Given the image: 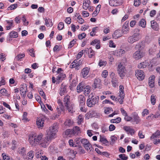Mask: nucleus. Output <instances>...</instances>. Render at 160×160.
<instances>
[{"label": "nucleus", "instance_id": "f257e3e1", "mask_svg": "<svg viewBox=\"0 0 160 160\" xmlns=\"http://www.w3.org/2000/svg\"><path fill=\"white\" fill-rule=\"evenodd\" d=\"M58 124L57 123H53L49 128V129L47 130V136L45 138L44 143L48 144L51 140L54 139L56 136V134L58 132Z\"/></svg>", "mask_w": 160, "mask_h": 160}, {"label": "nucleus", "instance_id": "f03ea898", "mask_svg": "<svg viewBox=\"0 0 160 160\" xmlns=\"http://www.w3.org/2000/svg\"><path fill=\"white\" fill-rule=\"evenodd\" d=\"M43 135L40 133L38 135L36 134H32L29 136V141L30 144L32 146H35L36 144L39 143L42 140Z\"/></svg>", "mask_w": 160, "mask_h": 160}, {"label": "nucleus", "instance_id": "7ed1b4c3", "mask_svg": "<svg viewBox=\"0 0 160 160\" xmlns=\"http://www.w3.org/2000/svg\"><path fill=\"white\" fill-rule=\"evenodd\" d=\"M99 97L94 94L91 93L89 96L87 101V106L89 107L94 106L96 104L98 103L99 101Z\"/></svg>", "mask_w": 160, "mask_h": 160}, {"label": "nucleus", "instance_id": "20e7f679", "mask_svg": "<svg viewBox=\"0 0 160 160\" xmlns=\"http://www.w3.org/2000/svg\"><path fill=\"white\" fill-rule=\"evenodd\" d=\"M63 104L66 107L68 111L71 113H72L73 107L70 103V97L67 95L64 97L63 99Z\"/></svg>", "mask_w": 160, "mask_h": 160}, {"label": "nucleus", "instance_id": "39448f33", "mask_svg": "<svg viewBox=\"0 0 160 160\" xmlns=\"http://www.w3.org/2000/svg\"><path fill=\"white\" fill-rule=\"evenodd\" d=\"M141 38L140 36L138 33H135L129 37L128 39V42L131 44L138 41Z\"/></svg>", "mask_w": 160, "mask_h": 160}, {"label": "nucleus", "instance_id": "423d86ee", "mask_svg": "<svg viewBox=\"0 0 160 160\" xmlns=\"http://www.w3.org/2000/svg\"><path fill=\"white\" fill-rule=\"evenodd\" d=\"M144 55V53L142 51L138 50L133 53L132 57L136 60H138L142 58Z\"/></svg>", "mask_w": 160, "mask_h": 160}, {"label": "nucleus", "instance_id": "0eeeda50", "mask_svg": "<svg viewBox=\"0 0 160 160\" xmlns=\"http://www.w3.org/2000/svg\"><path fill=\"white\" fill-rule=\"evenodd\" d=\"M118 73L120 76L122 78L126 74V70L125 68L121 64L118 65Z\"/></svg>", "mask_w": 160, "mask_h": 160}, {"label": "nucleus", "instance_id": "6e6552de", "mask_svg": "<svg viewBox=\"0 0 160 160\" xmlns=\"http://www.w3.org/2000/svg\"><path fill=\"white\" fill-rule=\"evenodd\" d=\"M110 78L112 79V86L114 87L118 86V83L117 77L113 72H111L110 75Z\"/></svg>", "mask_w": 160, "mask_h": 160}, {"label": "nucleus", "instance_id": "1a4fd4ad", "mask_svg": "<svg viewBox=\"0 0 160 160\" xmlns=\"http://www.w3.org/2000/svg\"><path fill=\"white\" fill-rule=\"evenodd\" d=\"M67 86L64 83L62 84L59 89V94L60 96H62L67 93Z\"/></svg>", "mask_w": 160, "mask_h": 160}, {"label": "nucleus", "instance_id": "9d476101", "mask_svg": "<svg viewBox=\"0 0 160 160\" xmlns=\"http://www.w3.org/2000/svg\"><path fill=\"white\" fill-rule=\"evenodd\" d=\"M135 75L137 78L139 80L143 79L145 75L143 71L141 70H138L135 71Z\"/></svg>", "mask_w": 160, "mask_h": 160}, {"label": "nucleus", "instance_id": "9b49d317", "mask_svg": "<svg viewBox=\"0 0 160 160\" xmlns=\"http://www.w3.org/2000/svg\"><path fill=\"white\" fill-rule=\"evenodd\" d=\"M90 68L89 67H85L82 70L81 76L84 78H87V76L88 74Z\"/></svg>", "mask_w": 160, "mask_h": 160}, {"label": "nucleus", "instance_id": "f8f14e48", "mask_svg": "<svg viewBox=\"0 0 160 160\" xmlns=\"http://www.w3.org/2000/svg\"><path fill=\"white\" fill-rule=\"evenodd\" d=\"M123 32L124 31L123 30H117L115 31L113 34L112 35L113 37L115 38V39L118 38L122 36Z\"/></svg>", "mask_w": 160, "mask_h": 160}, {"label": "nucleus", "instance_id": "ddd939ff", "mask_svg": "<svg viewBox=\"0 0 160 160\" xmlns=\"http://www.w3.org/2000/svg\"><path fill=\"white\" fill-rule=\"evenodd\" d=\"M78 101L80 106H84L85 102V98L84 96L82 95H79L78 97Z\"/></svg>", "mask_w": 160, "mask_h": 160}, {"label": "nucleus", "instance_id": "4468645a", "mask_svg": "<svg viewBox=\"0 0 160 160\" xmlns=\"http://www.w3.org/2000/svg\"><path fill=\"white\" fill-rule=\"evenodd\" d=\"M155 76L152 75L149 79L148 85L151 88H153L154 86V80Z\"/></svg>", "mask_w": 160, "mask_h": 160}, {"label": "nucleus", "instance_id": "2eb2a0df", "mask_svg": "<svg viewBox=\"0 0 160 160\" xmlns=\"http://www.w3.org/2000/svg\"><path fill=\"white\" fill-rule=\"evenodd\" d=\"M27 85L26 84H22L20 88V91L23 94V96H25L26 94L27 90Z\"/></svg>", "mask_w": 160, "mask_h": 160}, {"label": "nucleus", "instance_id": "dca6fc26", "mask_svg": "<svg viewBox=\"0 0 160 160\" xmlns=\"http://www.w3.org/2000/svg\"><path fill=\"white\" fill-rule=\"evenodd\" d=\"M44 120L42 119H38L36 122V124L38 128H42L44 124Z\"/></svg>", "mask_w": 160, "mask_h": 160}, {"label": "nucleus", "instance_id": "f3484780", "mask_svg": "<svg viewBox=\"0 0 160 160\" xmlns=\"http://www.w3.org/2000/svg\"><path fill=\"white\" fill-rule=\"evenodd\" d=\"M64 133L66 136L70 137H71L74 136L72 129H67L65 131Z\"/></svg>", "mask_w": 160, "mask_h": 160}, {"label": "nucleus", "instance_id": "a211bd4d", "mask_svg": "<svg viewBox=\"0 0 160 160\" xmlns=\"http://www.w3.org/2000/svg\"><path fill=\"white\" fill-rule=\"evenodd\" d=\"M90 4V2L89 0L84 1L82 6L83 8L85 10H87L89 7Z\"/></svg>", "mask_w": 160, "mask_h": 160}, {"label": "nucleus", "instance_id": "6ab92c4d", "mask_svg": "<svg viewBox=\"0 0 160 160\" xmlns=\"http://www.w3.org/2000/svg\"><path fill=\"white\" fill-rule=\"evenodd\" d=\"M124 88L122 85H120L119 86V97L124 98Z\"/></svg>", "mask_w": 160, "mask_h": 160}, {"label": "nucleus", "instance_id": "aec40b11", "mask_svg": "<svg viewBox=\"0 0 160 160\" xmlns=\"http://www.w3.org/2000/svg\"><path fill=\"white\" fill-rule=\"evenodd\" d=\"M73 123V121L71 119L68 118L67 119L64 124L65 126L70 127L72 125Z\"/></svg>", "mask_w": 160, "mask_h": 160}, {"label": "nucleus", "instance_id": "412c9836", "mask_svg": "<svg viewBox=\"0 0 160 160\" xmlns=\"http://www.w3.org/2000/svg\"><path fill=\"white\" fill-rule=\"evenodd\" d=\"M18 152L22 156L26 155V150L24 147H20L18 149Z\"/></svg>", "mask_w": 160, "mask_h": 160}, {"label": "nucleus", "instance_id": "4be33fe9", "mask_svg": "<svg viewBox=\"0 0 160 160\" xmlns=\"http://www.w3.org/2000/svg\"><path fill=\"white\" fill-rule=\"evenodd\" d=\"M85 87V86L82 83H80L77 87L78 92L79 93L83 91Z\"/></svg>", "mask_w": 160, "mask_h": 160}, {"label": "nucleus", "instance_id": "5701e85b", "mask_svg": "<svg viewBox=\"0 0 160 160\" xmlns=\"http://www.w3.org/2000/svg\"><path fill=\"white\" fill-rule=\"evenodd\" d=\"M144 45L142 42H140L137 43L135 47V48L136 50L138 49L141 50L144 48Z\"/></svg>", "mask_w": 160, "mask_h": 160}, {"label": "nucleus", "instance_id": "b1692460", "mask_svg": "<svg viewBox=\"0 0 160 160\" xmlns=\"http://www.w3.org/2000/svg\"><path fill=\"white\" fill-rule=\"evenodd\" d=\"M151 27L152 29L155 30L158 29V25L157 23L154 20L152 21L151 22Z\"/></svg>", "mask_w": 160, "mask_h": 160}, {"label": "nucleus", "instance_id": "393cba45", "mask_svg": "<svg viewBox=\"0 0 160 160\" xmlns=\"http://www.w3.org/2000/svg\"><path fill=\"white\" fill-rule=\"evenodd\" d=\"M72 129L74 135H77L80 132V129L78 126H75Z\"/></svg>", "mask_w": 160, "mask_h": 160}, {"label": "nucleus", "instance_id": "a878e982", "mask_svg": "<svg viewBox=\"0 0 160 160\" xmlns=\"http://www.w3.org/2000/svg\"><path fill=\"white\" fill-rule=\"evenodd\" d=\"M125 53V51L123 49H120L116 51V55L117 56L120 57L122 56Z\"/></svg>", "mask_w": 160, "mask_h": 160}, {"label": "nucleus", "instance_id": "bb28decb", "mask_svg": "<svg viewBox=\"0 0 160 160\" xmlns=\"http://www.w3.org/2000/svg\"><path fill=\"white\" fill-rule=\"evenodd\" d=\"M57 102L59 104V108L58 107L57 109H60L62 111L63 109V102H62L61 100L59 98L58 99Z\"/></svg>", "mask_w": 160, "mask_h": 160}, {"label": "nucleus", "instance_id": "cd10ccee", "mask_svg": "<svg viewBox=\"0 0 160 160\" xmlns=\"http://www.w3.org/2000/svg\"><path fill=\"white\" fill-rule=\"evenodd\" d=\"M160 135V132L159 131L157 130L156 132L153 133L150 138L151 139L154 138H159Z\"/></svg>", "mask_w": 160, "mask_h": 160}, {"label": "nucleus", "instance_id": "c85d7f7f", "mask_svg": "<svg viewBox=\"0 0 160 160\" xmlns=\"http://www.w3.org/2000/svg\"><path fill=\"white\" fill-rule=\"evenodd\" d=\"M58 74L57 77V79L60 81L62 80L66 77V75L62 72L58 73Z\"/></svg>", "mask_w": 160, "mask_h": 160}, {"label": "nucleus", "instance_id": "c756f323", "mask_svg": "<svg viewBox=\"0 0 160 160\" xmlns=\"http://www.w3.org/2000/svg\"><path fill=\"white\" fill-rule=\"evenodd\" d=\"M146 22L145 20L143 19H142L139 22V25L142 28L146 27Z\"/></svg>", "mask_w": 160, "mask_h": 160}, {"label": "nucleus", "instance_id": "7c9ffc66", "mask_svg": "<svg viewBox=\"0 0 160 160\" xmlns=\"http://www.w3.org/2000/svg\"><path fill=\"white\" fill-rule=\"evenodd\" d=\"M25 56L24 53H20L17 55L15 57V59L17 61H21V59L24 58Z\"/></svg>", "mask_w": 160, "mask_h": 160}, {"label": "nucleus", "instance_id": "2f4dec72", "mask_svg": "<svg viewBox=\"0 0 160 160\" xmlns=\"http://www.w3.org/2000/svg\"><path fill=\"white\" fill-rule=\"evenodd\" d=\"M156 46H154L153 47L150 49L149 50V54L153 55H154L156 51Z\"/></svg>", "mask_w": 160, "mask_h": 160}, {"label": "nucleus", "instance_id": "473e14b6", "mask_svg": "<svg viewBox=\"0 0 160 160\" xmlns=\"http://www.w3.org/2000/svg\"><path fill=\"white\" fill-rule=\"evenodd\" d=\"M45 25L47 27H51L52 25V23L51 20L50 19H47L46 18L45 20Z\"/></svg>", "mask_w": 160, "mask_h": 160}, {"label": "nucleus", "instance_id": "72a5a7b5", "mask_svg": "<svg viewBox=\"0 0 160 160\" xmlns=\"http://www.w3.org/2000/svg\"><path fill=\"white\" fill-rule=\"evenodd\" d=\"M88 57L89 58H92L94 55L95 52L91 48H90L88 50Z\"/></svg>", "mask_w": 160, "mask_h": 160}, {"label": "nucleus", "instance_id": "f704fd0d", "mask_svg": "<svg viewBox=\"0 0 160 160\" xmlns=\"http://www.w3.org/2000/svg\"><path fill=\"white\" fill-rule=\"evenodd\" d=\"M28 159L32 160L33 158L34 155V152L32 150L28 152Z\"/></svg>", "mask_w": 160, "mask_h": 160}, {"label": "nucleus", "instance_id": "c9c22d12", "mask_svg": "<svg viewBox=\"0 0 160 160\" xmlns=\"http://www.w3.org/2000/svg\"><path fill=\"white\" fill-rule=\"evenodd\" d=\"M9 35L11 38H16L18 37V34L17 32L12 31L9 33Z\"/></svg>", "mask_w": 160, "mask_h": 160}, {"label": "nucleus", "instance_id": "e433bc0d", "mask_svg": "<svg viewBox=\"0 0 160 160\" xmlns=\"http://www.w3.org/2000/svg\"><path fill=\"white\" fill-rule=\"evenodd\" d=\"M18 7V4H15L11 5L10 6L8 7L7 10H12L15 9Z\"/></svg>", "mask_w": 160, "mask_h": 160}, {"label": "nucleus", "instance_id": "4c0bfd02", "mask_svg": "<svg viewBox=\"0 0 160 160\" xmlns=\"http://www.w3.org/2000/svg\"><path fill=\"white\" fill-rule=\"evenodd\" d=\"M83 117L82 115H79L78 117V124H80L83 122Z\"/></svg>", "mask_w": 160, "mask_h": 160}, {"label": "nucleus", "instance_id": "58836bf2", "mask_svg": "<svg viewBox=\"0 0 160 160\" xmlns=\"http://www.w3.org/2000/svg\"><path fill=\"white\" fill-rule=\"evenodd\" d=\"M121 120V119L120 117H118L115 119H112L110 120V122L112 123H118Z\"/></svg>", "mask_w": 160, "mask_h": 160}, {"label": "nucleus", "instance_id": "ea45409f", "mask_svg": "<svg viewBox=\"0 0 160 160\" xmlns=\"http://www.w3.org/2000/svg\"><path fill=\"white\" fill-rule=\"evenodd\" d=\"M112 111L113 110L111 108L108 107L105 108L104 111V112L106 114H108Z\"/></svg>", "mask_w": 160, "mask_h": 160}, {"label": "nucleus", "instance_id": "a19ab883", "mask_svg": "<svg viewBox=\"0 0 160 160\" xmlns=\"http://www.w3.org/2000/svg\"><path fill=\"white\" fill-rule=\"evenodd\" d=\"M77 61L75 60H74L73 62L72 63V68H75V69L77 70L79 69V67H78L77 66Z\"/></svg>", "mask_w": 160, "mask_h": 160}, {"label": "nucleus", "instance_id": "79ce46f5", "mask_svg": "<svg viewBox=\"0 0 160 160\" xmlns=\"http://www.w3.org/2000/svg\"><path fill=\"white\" fill-rule=\"evenodd\" d=\"M83 146L85 149H87V150H90L91 151L92 149V145L89 142L84 145Z\"/></svg>", "mask_w": 160, "mask_h": 160}, {"label": "nucleus", "instance_id": "37998d69", "mask_svg": "<svg viewBox=\"0 0 160 160\" xmlns=\"http://www.w3.org/2000/svg\"><path fill=\"white\" fill-rule=\"evenodd\" d=\"M100 137H101L100 140V141L101 142L103 143V144H104L107 145V143H108V141L107 140V139L105 138L104 137H101V136Z\"/></svg>", "mask_w": 160, "mask_h": 160}, {"label": "nucleus", "instance_id": "c03bdc74", "mask_svg": "<svg viewBox=\"0 0 160 160\" xmlns=\"http://www.w3.org/2000/svg\"><path fill=\"white\" fill-rule=\"evenodd\" d=\"M90 87L89 86H87L86 87H85L84 88V91L85 93H86V94H88L89 93L90 90Z\"/></svg>", "mask_w": 160, "mask_h": 160}, {"label": "nucleus", "instance_id": "a18cd8bd", "mask_svg": "<svg viewBox=\"0 0 160 160\" xmlns=\"http://www.w3.org/2000/svg\"><path fill=\"white\" fill-rule=\"evenodd\" d=\"M119 157L122 160H127L128 158V157L126 156V155L124 154L119 155Z\"/></svg>", "mask_w": 160, "mask_h": 160}, {"label": "nucleus", "instance_id": "49530a36", "mask_svg": "<svg viewBox=\"0 0 160 160\" xmlns=\"http://www.w3.org/2000/svg\"><path fill=\"white\" fill-rule=\"evenodd\" d=\"M133 118L134 121L136 122L137 124L140 121L139 117L138 116L137 114L134 115Z\"/></svg>", "mask_w": 160, "mask_h": 160}, {"label": "nucleus", "instance_id": "de8ad7c7", "mask_svg": "<svg viewBox=\"0 0 160 160\" xmlns=\"http://www.w3.org/2000/svg\"><path fill=\"white\" fill-rule=\"evenodd\" d=\"M98 64L100 67L105 66L107 64V62L101 59L99 61Z\"/></svg>", "mask_w": 160, "mask_h": 160}, {"label": "nucleus", "instance_id": "09e8293b", "mask_svg": "<svg viewBox=\"0 0 160 160\" xmlns=\"http://www.w3.org/2000/svg\"><path fill=\"white\" fill-rule=\"evenodd\" d=\"M146 67V63L144 62L140 63L138 66V67L139 68H144Z\"/></svg>", "mask_w": 160, "mask_h": 160}, {"label": "nucleus", "instance_id": "8fccbe9b", "mask_svg": "<svg viewBox=\"0 0 160 160\" xmlns=\"http://www.w3.org/2000/svg\"><path fill=\"white\" fill-rule=\"evenodd\" d=\"M155 96L154 94H152L151 97V101L153 105H154L156 103V99Z\"/></svg>", "mask_w": 160, "mask_h": 160}, {"label": "nucleus", "instance_id": "3c124183", "mask_svg": "<svg viewBox=\"0 0 160 160\" xmlns=\"http://www.w3.org/2000/svg\"><path fill=\"white\" fill-rule=\"evenodd\" d=\"M80 141L82 143L83 145V146L84 145H85L88 143H89V142L87 139L85 138L81 139L80 140Z\"/></svg>", "mask_w": 160, "mask_h": 160}, {"label": "nucleus", "instance_id": "603ef678", "mask_svg": "<svg viewBox=\"0 0 160 160\" xmlns=\"http://www.w3.org/2000/svg\"><path fill=\"white\" fill-rule=\"evenodd\" d=\"M27 113L26 112H24L23 115V118H22V120H23L24 122L26 121V122L28 121V119L27 117Z\"/></svg>", "mask_w": 160, "mask_h": 160}, {"label": "nucleus", "instance_id": "864d4df0", "mask_svg": "<svg viewBox=\"0 0 160 160\" xmlns=\"http://www.w3.org/2000/svg\"><path fill=\"white\" fill-rule=\"evenodd\" d=\"M98 85H99L98 80L96 79L94 81V82L92 85V87L94 88H98Z\"/></svg>", "mask_w": 160, "mask_h": 160}, {"label": "nucleus", "instance_id": "5fc2aeb1", "mask_svg": "<svg viewBox=\"0 0 160 160\" xmlns=\"http://www.w3.org/2000/svg\"><path fill=\"white\" fill-rule=\"evenodd\" d=\"M141 3L140 0H134V5L135 7H138Z\"/></svg>", "mask_w": 160, "mask_h": 160}, {"label": "nucleus", "instance_id": "6e6d98bb", "mask_svg": "<svg viewBox=\"0 0 160 160\" xmlns=\"http://www.w3.org/2000/svg\"><path fill=\"white\" fill-rule=\"evenodd\" d=\"M64 27V23L62 22H60L59 23L58 28L59 30H61Z\"/></svg>", "mask_w": 160, "mask_h": 160}, {"label": "nucleus", "instance_id": "4d7b16f0", "mask_svg": "<svg viewBox=\"0 0 160 160\" xmlns=\"http://www.w3.org/2000/svg\"><path fill=\"white\" fill-rule=\"evenodd\" d=\"M86 36V34L85 33H82L81 34H79L78 35V38L79 39H82L84 38Z\"/></svg>", "mask_w": 160, "mask_h": 160}, {"label": "nucleus", "instance_id": "13d9d810", "mask_svg": "<svg viewBox=\"0 0 160 160\" xmlns=\"http://www.w3.org/2000/svg\"><path fill=\"white\" fill-rule=\"evenodd\" d=\"M149 113V111L147 109H144L142 113V115L143 116H144L148 114Z\"/></svg>", "mask_w": 160, "mask_h": 160}, {"label": "nucleus", "instance_id": "bf43d9fd", "mask_svg": "<svg viewBox=\"0 0 160 160\" xmlns=\"http://www.w3.org/2000/svg\"><path fill=\"white\" fill-rule=\"evenodd\" d=\"M123 129L126 132H129V131H130L131 129L132 128H131V127L130 126H125L123 127Z\"/></svg>", "mask_w": 160, "mask_h": 160}, {"label": "nucleus", "instance_id": "052dcab7", "mask_svg": "<svg viewBox=\"0 0 160 160\" xmlns=\"http://www.w3.org/2000/svg\"><path fill=\"white\" fill-rule=\"evenodd\" d=\"M98 43H100V41L98 40L95 39L91 42V45H94L95 44H97Z\"/></svg>", "mask_w": 160, "mask_h": 160}, {"label": "nucleus", "instance_id": "680f3d73", "mask_svg": "<svg viewBox=\"0 0 160 160\" xmlns=\"http://www.w3.org/2000/svg\"><path fill=\"white\" fill-rule=\"evenodd\" d=\"M124 98H120L119 97V98H116L115 99V101L119 102L120 104H122L123 103V99Z\"/></svg>", "mask_w": 160, "mask_h": 160}, {"label": "nucleus", "instance_id": "e2e57ef3", "mask_svg": "<svg viewBox=\"0 0 160 160\" xmlns=\"http://www.w3.org/2000/svg\"><path fill=\"white\" fill-rule=\"evenodd\" d=\"M85 51H86V50L83 51V50H82L78 53L77 57V59H79L82 56L83 53V52H85Z\"/></svg>", "mask_w": 160, "mask_h": 160}, {"label": "nucleus", "instance_id": "0e129e2a", "mask_svg": "<svg viewBox=\"0 0 160 160\" xmlns=\"http://www.w3.org/2000/svg\"><path fill=\"white\" fill-rule=\"evenodd\" d=\"M30 55L33 57H35V53L34 52V49L33 48L30 49L29 50Z\"/></svg>", "mask_w": 160, "mask_h": 160}, {"label": "nucleus", "instance_id": "69168bd1", "mask_svg": "<svg viewBox=\"0 0 160 160\" xmlns=\"http://www.w3.org/2000/svg\"><path fill=\"white\" fill-rule=\"evenodd\" d=\"M39 92L41 96L44 99H46V95L43 90L42 89L40 90L39 91Z\"/></svg>", "mask_w": 160, "mask_h": 160}, {"label": "nucleus", "instance_id": "338daca9", "mask_svg": "<svg viewBox=\"0 0 160 160\" xmlns=\"http://www.w3.org/2000/svg\"><path fill=\"white\" fill-rule=\"evenodd\" d=\"M76 42L75 40L73 39L70 42L69 46H68V48H71L74 44L75 42Z\"/></svg>", "mask_w": 160, "mask_h": 160}, {"label": "nucleus", "instance_id": "774afa93", "mask_svg": "<svg viewBox=\"0 0 160 160\" xmlns=\"http://www.w3.org/2000/svg\"><path fill=\"white\" fill-rule=\"evenodd\" d=\"M68 143L69 145L71 147H75L76 146L73 143V141L72 139H70L69 140Z\"/></svg>", "mask_w": 160, "mask_h": 160}]
</instances>
